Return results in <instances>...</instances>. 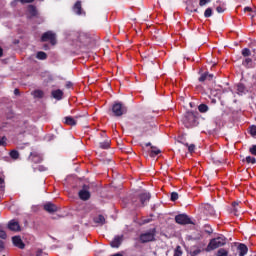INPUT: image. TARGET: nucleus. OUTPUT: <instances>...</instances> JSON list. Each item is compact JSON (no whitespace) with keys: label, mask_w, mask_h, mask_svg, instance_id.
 Here are the masks:
<instances>
[{"label":"nucleus","mask_w":256,"mask_h":256,"mask_svg":"<svg viewBox=\"0 0 256 256\" xmlns=\"http://www.w3.org/2000/svg\"><path fill=\"white\" fill-rule=\"evenodd\" d=\"M183 124L187 129H190V127H196L197 125V116L193 112H187L185 116L182 119Z\"/></svg>","instance_id":"nucleus-1"},{"label":"nucleus","mask_w":256,"mask_h":256,"mask_svg":"<svg viewBox=\"0 0 256 256\" xmlns=\"http://www.w3.org/2000/svg\"><path fill=\"white\" fill-rule=\"evenodd\" d=\"M226 244H227V238H225V236H219L210 241V243L208 244V249L213 251L214 249H219V247H223V245H226Z\"/></svg>","instance_id":"nucleus-2"},{"label":"nucleus","mask_w":256,"mask_h":256,"mask_svg":"<svg viewBox=\"0 0 256 256\" xmlns=\"http://www.w3.org/2000/svg\"><path fill=\"white\" fill-rule=\"evenodd\" d=\"M112 112L115 117H121L127 113V106H124L123 103L115 102L112 106Z\"/></svg>","instance_id":"nucleus-3"},{"label":"nucleus","mask_w":256,"mask_h":256,"mask_svg":"<svg viewBox=\"0 0 256 256\" xmlns=\"http://www.w3.org/2000/svg\"><path fill=\"white\" fill-rule=\"evenodd\" d=\"M149 199H151V194L149 192H144L139 196V202L135 204L136 207H145L147 203H149Z\"/></svg>","instance_id":"nucleus-4"},{"label":"nucleus","mask_w":256,"mask_h":256,"mask_svg":"<svg viewBox=\"0 0 256 256\" xmlns=\"http://www.w3.org/2000/svg\"><path fill=\"white\" fill-rule=\"evenodd\" d=\"M175 221L178 225H191V218L187 214H179L175 216Z\"/></svg>","instance_id":"nucleus-5"},{"label":"nucleus","mask_w":256,"mask_h":256,"mask_svg":"<svg viewBox=\"0 0 256 256\" xmlns=\"http://www.w3.org/2000/svg\"><path fill=\"white\" fill-rule=\"evenodd\" d=\"M41 41H43V42L50 41L51 45H56V43H57L55 33L51 32V31L45 32L41 37Z\"/></svg>","instance_id":"nucleus-6"},{"label":"nucleus","mask_w":256,"mask_h":256,"mask_svg":"<svg viewBox=\"0 0 256 256\" xmlns=\"http://www.w3.org/2000/svg\"><path fill=\"white\" fill-rule=\"evenodd\" d=\"M141 243H149V241H155V231H149L140 235Z\"/></svg>","instance_id":"nucleus-7"},{"label":"nucleus","mask_w":256,"mask_h":256,"mask_svg":"<svg viewBox=\"0 0 256 256\" xmlns=\"http://www.w3.org/2000/svg\"><path fill=\"white\" fill-rule=\"evenodd\" d=\"M81 116H75L74 118L71 116H66L64 118L65 125H70L71 127H75L77 125V119H79Z\"/></svg>","instance_id":"nucleus-8"},{"label":"nucleus","mask_w":256,"mask_h":256,"mask_svg":"<svg viewBox=\"0 0 256 256\" xmlns=\"http://www.w3.org/2000/svg\"><path fill=\"white\" fill-rule=\"evenodd\" d=\"M12 243L15 247H18V249H25V244L23 243V240H21V237L19 236L12 237Z\"/></svg>","instance_id":"nucleus-9"},{"label":"nucleus","mask_w":256,"mask_h":256,"mask_svg":"<svg viewBox=\"0 0 256 256\" xmlns=\"http://www.w3.org/2000/svg\"><path fill=\"white\" fill-rule=\"evenodd\" d=\"M29 160L33 161V163H41V161H43V156L37 152H32L29 156Z\"/></svg>","instance_id":"nucleus-10"},{"label":"nucleus","mask_w":256,"mask_h":256,"mask_svg":"<svg viewBox=\"0 0 256 256\" xmlns=\"http://www.w3.org/2000/svg\"><path fill=\"white\" fill-rule=\"evenodd\" d=\"M236 93L237 95L243 96V95H247V93H249V90L247 89V87H245V85L237 84Z\"/></svg>","instance_id":"nucleus-11"},{"label":"nucleus","mask_w":256,"mask_h":256,"mask_svg":"<svg viewBox=\"0 0 256 256\" xmlns=\"http://www.w3.org/2000/svg\"><path fill=\"white\" fill-rule=\"evenodd\" d=\"M85 187L86 186L79 191V197L82 201H87L91 197V193H89V190L85 189Z\"/></svg>","instance_id":"nucleus-12"},{"label":"nucleus","mask_w":256,"mask_h":256,"mask_svg":"<svg viewBox=\"0 0 256 256\" xmlns=\"http://www.w3.org/2000/svg\"><path fill=\"white\" fill-rule=\"evenodd\" d=\"M8 229H10V231H21V226L19 225V222L11 220L8 223Z\"/></svg>","instance_id":"nucleus-13"},{"label":"nucleus","mask_w":256,"mask_h":256,"mask_svg":"<svg viewBox=\"0 0 256 256\" xmlns=\"http://www.w3.org/2000/svg\"><path fill=\"white\" fill-rule=\"evenodd\" d=\"M123 242V236H115L113 241L110 243L111 247L118 248Z\"/></svg>","instance_id":"nucleus-14"},{"label":"nucleus","mask_w":256,"mask_h":256,"mask_svg":"<svg viewBox=\"0 0 256 256\" xmlns=\"http://www.w3.org/2000/svg\"><path fill=\"white\" fill-rule=\"evenodd\" d=\"M78 41L80 43H84V44L89 43V41H90L89 35H87L85 32H80L78 34Z\"/></svg>","instance_id":"nucleus-15"},{"label":"nucleus","mask_w":256,"mask_h":256,"mask_svg":"<svg viewBox=\"0 0 256 256\" xmlns=\"http://www.w3.org/2000/svg\"><path fill=\"white\" fill-rule=\"evenodd\" d=\"M44 209L48 213H55V211H57V206L51 202H48L44 205Z\"/></svg>","instance_id":"nucleus-16"},{"label":"nucleus","mask_w":256,"mask_h":256,"mask_svg":"<svg viewBox=\"0 0 256 256\" xmlns=\"http://www.w3.org/2000/svg\"><path fill=\"white\" fill-rule=\"evenodd\" d=\"M237 249L239 252V256H246L249 251V248H247V245L245 244H239Z\"/></svg>","instance_id":"nucleus-17"},{"label":"nucleus","mask_w":256,"mask_h":256,"mask_svg":"<svg viewBox=\"0 0 256 256\" xmlns=\"http://www.w3.org/2000/svg\"><path fill=\"white\" fill-rule=\"evenodd\" d=\"M51 94L54 99H57V101H61V99H63V92L61 89L53 90Z\"/></svg>","instance_id":"nucleus-18"},{"label":"nucleus","mask_w":256,"mask_h":256,"mask_svg":"<svg viewBox=\"0 0 256 256\" xmlns=\"http://www.w3.org/2000/svg\"><path fill=\"white\" fill-rule=\"evenodd\" d=\"M28 17H37V8L33 5L28 6Z\"/></svg>","instance_id":"nucleus-19"},{"label":"nucleus","mask_w":256,"mask_h":256,"mask_svg":"<svg viewBox=\"0 0 256 256\" xmlns=\"http://www.w3.org/2000/svg\"><path fill=\"white\" fill-rule=\"evenodd\" d=\"M74 13L76 15H83V11L81 10V1H77L73 7Z\"/></svg>","instance_id":"nucleus-20"},{"label":"nucleus","mask_w":256,"mask_h":256,"mask_svg":"<svg viewBox=\"0 0 256 256\" xmlns=\"http://www.w3.org/2000/svg\"><path fill=\"white\" fill-rule=\"evenodd\" d=\"M213 79V74L204 73L199 77V81L203 83V81H211Z\"/></svg>","instance_id":"nucleus-21"},{"label":"nucleus","mask_w":256,"mask_h":256,"mask_svg":"<svg viewBox=\"0 0 256 256\" xmlns=\"http://www.w3.org/2000/svg\"><path fill=\"white\" fill-rule=\"evenodd\" d=\"M94 223H96L97 225H105V216L98 215L94 217Z\"/></svg>","instance_id":"nucleus-22"},{"label":"nucleus","mask_w":256,"mask_h":256,"mask_svg":"<svg viewBox=\"0 0 256 256\" xmlns=\"http://www.w3.org/2000/svg\"><path fill=\"white\" fill-rule=\"evenodd\" d=\"M204 209L207 215H215V209L210 204H205Z\"/></svg>","instance_id":"nucleus-23"},{"label":"nucleus","mask_w":256,"mask_h":256,"mask_svg":"<svg viewBox=\"0 0 256 256\" xmlns=\"http://www.w3.org/2000/svg\"><path fill=\"white\" fill-rule=\"evenodd\" d=\"M232 212L234 213V215H238L239 213H241V210H239V202L232 203Z\"/></svg>","instance_id":"nucleus-24"},{"label":"nucleus","mask_w":256,"mask_h":256,"mask_svg":"<svg viewBox=\"0 0 256 256\" xmlns=\"http://www.w3.org/2000/svg\"><path fill=\"white\" fill-rule=\"evenodd\" d=\"M242 64L244 65V67H247L248 69L253 67V60H251V58H246Z\"/></svg>","instance_id":"nucleus-25"},{"label":"nucleus","mask_w":256,"mask_h":256,"mask_svg":"<svg viewBox=\"0 0 256 256\" xmlns=\"http://www.w3.org/2000/svg\"><path fill=\"white\" fill-rule=\"evenodd\" d=\"M198 111H200V113H207L209 111V106L205 104H200L198 106Z\"/></svg>","instance_id":"nucleus-26"},{"label":"nucleus","mask_w":256,"mask_h":256,"mask_svg":"<svg viewBox=\"0 0 256 256\" xmlns=\"http://www.w3.org/2000/svg\"><path fill=\"white\" fill-rule=\"evenodd\" d=\"M151 157H157V155H159V153H161V150L157 147H151Z\"/></svg>","instance_id":"nucleus-27"},{"label":"nucleus","mask_w":256,"mask_h":256,"mask_svg":"<svg viewBox=\"0 0 256 256\" xmlns=\"http://www.w3.org/2000/svg\"><path fill=\"white\" fill-rule=\"evenodd\" d=\"M36 57L40 59V61H45V59H47V53L40 51L37 53Z\"/></svg>","instance_id":"nucleus-28"},{"label":"nucleus","mask_w":256,"mask_h":256,"mask_svg":"<svg viewBox=\"0 0 256 256\" xmlns=\"http://www.w3.org/2000/svg\"><path fill=\"white\" fill-rule=\"evenodd\" d=\"M244 13H249V16L253 19L255 17V12H253V9L251 7H245Z\"/></svg>","instance_id":"nucleus-29"},{"label":"nucleus","mask_w":256,"mask_h":256,"mask_svg":"<svg viewBox=\"0 0 256 256\" xmlns=\"http://www.w3.org/2000/svg\"><path fill=\"white\" fill-rule=\"evenodd\" d=\"M43 91L42 90H35L33 92V96L36 97L37 99H41L43 98Z\"/></svg>","instance_id":"nucleus-30"},{"label":"nucleus","mask_w":256,"mask_h":256,"mask_svg":"<svg viewBox=\"0 0 256 256\" xmlns=\"http://www.w3.org/2000/svg\"><path fill=\"white\" fill-rule=\"evenodd\" d=\"M110 145H111V142L109 140H106L100 143L101 149H109Z\"/></svg>","instance_id":"nucleus-31"},{"label":"nucleus","mask_w":256,"mask_h":256,"mask_svg":"<svg viewBox=\"0 0 256 256\" xmlns=\"http://www.w3.org/2000/svg\"><path fill=\"white\" fill-rule=\"evenodd\" d=\"M10 157H11V159H14V160L19 159V151H17V150H12V151L10 152Z\"/></svg>","instance_id":"nucleus-32"},{"label":"nucleus","mask_w":256,"mask_h":256,"mask_svg":"<svg viewBox=\"0 0 256 256\" xmlns=\"http://www.w3.org/2000/svg\"><path fill=\"white\" fill-rule=\"evenodd\" d=\"M229 255V251H227L226 249H219L217 252V256H228Z\"/></svg>","instance_id":"nucleus-33"},{"label":"nucleus","mask_w":256,"mask_h":256,"mask_svg":"<svg viewBox=\"0 0 256 256\" xmlns=\"http://www.w3.org/2000/svg\"><path fill=\"white\" fill-rule=\"evenodd\" d=\"M245 161H246V163H251L252 165H255V163H256L255 157H252V156H247L245 158Z\"/></svg>","instance_id":"nucleus-34"},{"label":"nucleus","mask_w":256,"mask_h":256,"mask_svg":"<svg viewBox=\"0 0 256 256\" xmlns=\"http://www.w3.org/2000/svg\"><path fill=\"white\" fill-rule=\"evenodd\" d=\"M213 15V10L211 8H207L204 12V17L209 18Z\"/></svg>","instance_id":"nucleus-35"},{"label":"nucleus","mask_w":256,"mask_h":256,"mask_svg":"<svg viewBox=\"0 0 256 256\" xmlns=\"http://www.w3.org/2000/svg\"><path fill=\"white\" fill-rule=\"evenodd\" d=\"M242 55H243V57H250L251 50H249L248 48L242 49Z\"/></svg>","instance_id":"nucleus-36"},{"label":"nucleus","mask_w":256,"mask_h":256,"mask_svg":"<svg viewBox=\"0 0 256 256\" xmlns=\"http://www.w3.org/2000/svg\"><path fill=\"white\" fill-rule=\"evenodd\" d=\"M183 252L181 251V246H177L174 251V256H182Z\"/></svg>","instance_id":"nucleus-37"},{"label":"nucleus","mask_w":256,"mask_h":256,"mask_svg":"<svg viewBox=\"0 0 256 256\" xmlns=\"http://www.w3.org/2000/svg\"><path fill=\"white\" fill-rule=\"evenodd\" d=\"M179 199V194L177 192L171 193V201H177Z\"/></svg>","instance_id":"nucleus-38"},{"label":"nucleus","mask_w":256,"mask_h":256,"mask_svg":"<svg viewBox=\"0 0 256 256\" xmlns=\"http://www.w3.org/2000/svg\"><path fill=\"white\" fill-rule=\"evenodd\" d=\"M0 239H7V233L0 228Z\"/></svg>","instance_id":"nucleus-39"},{"label":"nucleus","mask_w":256,"mask_h":256,"mask_svg":"<svg viewBox=\"0 0 256 256\" xmlns=\"http://www.w3.org/2000/svg\"><path fill=\"white\" fill-rule=\"evenodd\" d=\"M250 134L252 135V137L256 136V126H251L250 127Z\"/></svg>","instance_id":"nucleus-40"},{"label":"nucleus","mask_w":256,"mask_h":256,"mask_svg":"<svg viewBox=\"0 0 256 256\" xmlns=\"http://www.w3.org/2000/svg\"><path fill=\"white\" fill-rule=\"evenodd\" d=\"M186 147H188L189 153H193V151H195V146L193 144H186Z\"/></svg>","instance_id":"nucleus-41"},{"label":"nucleus","mask_w":256,"mask_h":256,"mask_svg":"<svg viewBox=\"0 0 256 256\" xmlns=\"http://www.w3.org/2000/svg\"><path fill=\"white\" fill-rule=\"evenodd\" d=\"M249 151H250L251 155L256 156V145H253L252 147H250Z\"/></svg>","instance_id":"nucleus-42"},{"label":"nucleus","mask_w":256,"mask_h":256,"mask_svg":"<svg viewBox=\"0 0 256 256\" xmlns=\"http://www.w3.org/2000/svg\"><path fill=\"white\" fill-rule=\"evenodd\" d=\"M216 11H217V13H224L225 12V8H223L222 6H218L216 8Z\"/></svg>","instance_id":"nucleus-43"},{"label":"nucleus","mask_w":256,"mask_h":256,"mask_svg":"<svg viewBox=\"0 0 256 256\" xmlns=\"http://www.w3.org/2000/svg\"><path fill=\"white\" fill-rule=\"evenodd\" d=\"M206 3H209V0H200L199 5L200 7H204Z\"/></svg>","instance_id":"nucleus-44"},{"label":"nucleus","mask_w":256,"mask_h":256,"mask_svg":"<svg viewBox=\"0 0 256 256\" xmlns=\"http://www.w3.org/2000/svg\"><path fill=\"white\" fill-rule=\"evenodd\" d=\"M6 142H7V138L6 137L0 138V145H5Z\"/></svg>","instance_id":"nucleus-45"},{"label":"nucleus","mask_w":256,"mask_h":256,"mask_svg":"<svg viewBox=\"0 0 256 256\" xmlns=\"http://www.w3.org/2000/svg\"><path fill=\"white\" fill-rule=\"evenodd\" d=\"M0 185L2 189L5 187V180L1 177H0Z\"/></svg>","instance_id":"nucleus-46"},{"label":"nucleus","mask_w":256,"mask_h":256,"mask_svg":"<svg viewBox=\"0 0 256 256\" xmlns=\"http://www.w3.org/2000/svg\"><path fill=\"white\" fill-rule=\"evenodd\" d=\"M20 3L24 4V3H33V1L35 0H19Z\"/></svg>","instance_id":"nucleus-47"},{"label":"nucleus","mask_w":256,"mask_h":256,"mask_svg":"<svg viewBox=\"0 0 256 256\" xmlns=\"http://www.w3.org/2000/svg\"><path fill=\"white\" fill-rule=\"evenodd\" d=\"M5 249V244L0 240V251H3Z\"/></svg>","instance_id":"nucleus-48"},{"label":"nucleus","mask_w":256,"mask_h":256,"mask_svg":"<svg viewBox=\"0 0 256 256\" xmlns=\"http://www.w3.org/2000/svg\"><path fill=\"white\" fill-rule=\"evenodd\" d=\"M66 87H67L68 89H71V87H73V83L67 82V83H66Z\"/></svg>","instance_id":"nucleus-49"},{"label":"nucleus","mask_w":256,"mask_h":256,"mask_svg":"<svg viewBox=\"0 0 256 256\" xmlns=\"http://www.w3.org/2000/svg\"><path fill=\"white\" fill-rule=\"evenodd\" d=\"M42 255H43V251L42 250H37L36 256H42Z\"/></svg>","instance_id":"nucleus-50"},{"label":"nucleus","mask_w":256,"mask_h":256,"mask_svg":"<svg viewBox=\"0 0 256 256\" xmlns=\"http://www.w3.org/2000/svg\"><path fill=\"white\" fill-rule=\"evenodd\" d=\"M19 0H14L13 2H11V5H12V7H15L16 5H17V2H18Z\"/></svg>","instance_id":"nucleus-51"},{"label":"nucleus","mask_w":256,"mask_h":256,"mask_svg":"<svg viewBox=\"0 0 256 256\" xmlns=\"http://www.w3.org/2000/svg\"><path fill=\"white\" fill-rule=\"evenodd\" d=\"M14 95H19V89L14 90Z\"/></svg>","instance_id":"nucleus-52"},{"label":"nucleus","mask_w":256,"mask_h":256,"mask_svg":"<svg viewBox=\"0 0 256 256\" xmlns=\"http://www.w3.org/2000/svg\"><path fill=\"white\" fill-rule=\"evenodd\" d=\"M0 57H3V49L0 48Z\"/></svg>","instance_id":"nucleus-53"},{"label":"nucleus","mask_w":256,"mask_h":256,"mask_svg":"<svg viewBox=\"0 0 256 256\" xmlns=\"http://www.w3.org/2000/svg\"><path fill=\"white\" fill-rule=\"evenodd\" d=\"M146 147H151V142H148V143L146 144Z\"/></svg>","instance_id":"nucleus-54"},{"label":"nucleus","mask_w":256,"mask_h":256,"mask_svg":"<svg viewBox=\"0 0 256 256\" xmlns=\"http://www.w3.org/2000/svg\"><path fill=\"white\" fill-rule=\"evenodd\" d=\"M5 256V255H4Z\"/></svg>","instance_id":"nucleus-55"}]
</instances>
